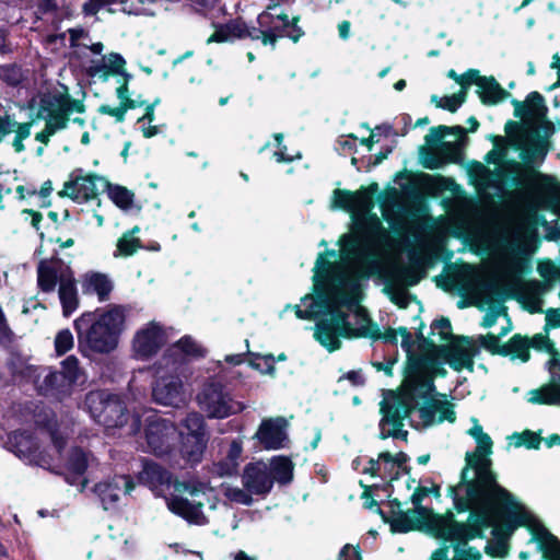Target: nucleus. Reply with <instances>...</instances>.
<instances>
[{
	"mask_svg": "<svg viewBox=\"0 0 560 560\" xmlns=\"http://www.w3.org/2000/svg\"><path fill=\"white\" fill-rule=\"evenodd\" d=\"M480 345L492 353L502 354V346L500 345V338L494 335H487L479 337Z\"/></svg>",
	"mask_w": 560,
	"mask_h": 560,
	"instance_id": "nucleus-55",
	"label": "nucleus"
},
{
	"mask_svg": "<svg viewBox=\"0 0 560 560\" xmlns=\"http://www.w3.org/2000/svg\"><path fill=\"white\" fill-rule=\"evenodd\" d=\"M135 485L129 476H115L95 486L94 491L100 497L105 510L114 506L121 495L128 494Z\"/></svg>",
	"mask_w": 560,
	"mask_h": 560,
	"instance_id": "nucleus-21",
	"label": "nucleus"
},
{
	"mask_svg": "<svg viewBox=\"0 0 560 560\" xmlns=\"http://www.w3.org/2000/svg\"><path fill=\"white\" fill-rule=\"evenodd\" d=\"M11 444L14 448V453L22 459L47 469L52 467L54 457L50 454H46L39 450V445L36 440L25 433H15L11 438Z\"/></svg>",
	"mask_w": 560,
	"mask_h": 560,
	"instance_id": "nucleus-20",
	"label": "nucleus"
},
{
	"mask_svg": "<svg viewBox=\"0 0 560 560\" xmlns=\"http://www.w3.org/2000/svg\"><path fill=\"white\" fill-rule=\"evenodd\" d=\"M488 552L495 557H505L508 553L506 544L503 540H500L495 544V546H489Z\"/></svg>",
	"mask_w": 560,
	"mask_h": 560,
	"instance_id": "nucleus-63",
	"label": "nucleus"
},
{
	"mask_svg": "<svg viewBox=\"0 0 560 560\" xmlns=\"http://www.w3.org/2000/svg\"><path fill=\"white\" fill-rule=\"evenodd\" d=\"M85 404L91 416L106 429H120L124 435H135L140 431L139 415L129 416L126 406L118 396L104 392H92Z\"/></svg>",
	"mask_w": 560,
	"mask_h": 560,
	"instance_id": "nucleus-9",
	"label": "nucleus"
},
{
	"mask_svg": "<svg viewBox=\"0 0 560 560\" xmlns=\"http://www.w3.org/2000/svg\"><path fill=\"white\" fill-rule=\"evenodd\" d=\"M466 91L462 90L459 93H455L451 96H444L438 100L436 96L432 97V102H435L438 107L447 109L450 112H456L457 108L464 103Z\"/></svg>",
	"mask_w": 560,
	"mask_h": 560,
	"instance_id": "nucleus-47",
	"label": "nucleus"
},
{
	"mask_svg": "<svg viewBox=\"0 0 560 560\" xmlns=\"http://www.w3.org/2000/svg\"><path fill=\"white\" fill-rule=\"evenodd\" d=\"M108 196L121 209H128L133 202V194L121 186H110L107 183Z\"/></svg>",
	"mask_w": 560,
	"mask_h": 560,
	"instance_id": "nucleus-42",
	"label": "nucleus"
},
{
	"mask_svg": "<svg viewBox=\"0 0 560 560\" xmlns=\"http://www.w3.org/2000/svg\"><path fill=\"white\" fill-rule=\"evenodd\" d=\"M405 456L402 454L394 457L390 453L383 452L376 459L370 458L362 468V472L392 481L398 477Z\"/></svg>",
	"mask_w": 560,
	"mask_h": 560,
	"instance_id": "nucleus-22",
	"label": "nucleus"
},
{
	"mask_svg": "<svg viewBox=\"0 0 560 560\" xmlns=\"http://www.w3.org/2000/svg\"><path fill=\"white\" fill-rule=\"evenodd\" d=\"M80 110L79 103L59 95L43 98L39 114L46 119L45 128L55 135L67 127L68 116L71 113Z\"/></svg>",
	"mask_w": 560,
	"mask_h": 560,
	"instance_id": "nucleus-17",
	"label": "nucleus"
},
{
	"mask_svg": "<svg viewBox=\"0 0 560 560\" xmlns=\"http://www.w3.org/2000/svg\"><path fill=\"white\" fill-rule=\"evenodd\" d=\"M116 96L119 101V105L127 108L133 109L137 107H141L145 104V102L139 96L137 98H132L129 91V81L122 79V82L116 89Z\"/></svg>",
	"mask_w": 560,
	"mask_h": 560,
	"instance_id": "nucleus-41",
	"label": "nucleus"
},
{
	"mask_svg": "<svg viewBox=\"0 0 560 560\" xmlns=\"http://www.w3.org/2000/svg\"><path fill=\"white\" fill-rule=\"evenodd\" d=\"M212 489L203 481L191 479L188 481H176L175 493L166 499L168 510L186 520L188 523L203 525L207 518L202 512L203 503L196 501V498L206 495Z\"/></svg>",
	"mask_w": 560,
	"mask_h": 560,
	"instance_id": "nucleus-12",
	"label": "nucleus"
},
{
	"mask_svg": "<svg viewBox=\"0 0 560 560\" xmlns=\"http://www.w3.org/2000/svg\"><path fill=\"white\" fill-rule=\"evenodd\" d=\"M518 183L523 185L516 191L518 201L529 214L558 208L560 185L553 178L530 170L520 176Z\"/></svg>",
	"mask_w": 560,
	"mask_h": 560,
	"instance_id": "nucleus-10",
	"label": "nucleus"
},
{
	"mask_svg": "<svg viewBox=\"0 0 560 560\" xmlns=\"http://www.w3.org/2000/svg\"><path fill=\"white\" fill-rule=\"evenodd\" d=\"M526 151L536 155H545L547 152L546 137L541 136L538 130H530L525 139Z\"/></svg>",
	"mask_w": 560,
	"mask_h": 560,
	"instance_id": "nucleus-43",
	"label": "nucleus"
},
{
	"mask_svg": "<svg viewBox=\"0 0 560 560\" xmlns=\"http://www.w3.org/2000/svg\"><path fill=\"white\" fill-rule=\"evenodd\" d=\"M88 38V33L82 28H71L69 30V40L70 46L75 47H83L88 46V43L85 39Z\"/></svg>",
	"mask_w": 560,
	"mask_h": 560,
	"instance_id": "nucleus-57",
	"label": "nucleus"
},
{
	"mask_svg": "<svg viewBox=\"0 0 560 560\" xmlns=\"http://www.w3.org/2000/svg\"><path fill=\"white\" fill-rule=\"evenodd\" d=\"M170 472L155 463H145L140 472L139 479L152 487L170 481Z\"/></svg>",
	"mask_w": 560,
	"mask_h": 560,
	"instance_id": "nucleus-36",
	"label": "nucleus"
},
{
	"mask_svg": "<svg viewBox=\"0 0 560 560\" xmlns=\"http://www.w3.org/2000/svg\"><path fill=\"white\" fill-rule=\"evenodd\" d=\"M465 511H469L466 524L456 522L452 513L439 515L424 506H417L408 512L395 513L390 521V528L397 533L424 529L438 538L454 544L453 560H480V551L467 546L469 540L482 537L487 529H491V534L497 537L510 533L502 527V524H487L481 516L474 520L472 509Z\"/></svg>",
	"mask_w": 560,
	"mask_h": 560,
	"instance_id": "nucleus-4",
	"label": "nucleus"
},
{
	"mask_svg": "<svg viewBox=\"0 0 560 560\" xmlns=\"http://www.w3.org/2000/svg\"><path fill=\"white\" fill-rule=\"evenodd\" d=\"M242 451L243 446L241 441L235 440L231 443L228 456L232 463V469H235L237 465V459L240 458Z\"/></svg>",
	"mask_w": 560,
	"mask_h": 560,
	"instance_id": "nucleus-59",
	"label": "nucleus"
},
{
	"mask_svg": "<svg viewBox=\"0 0 560 560\" xmlns=\"http://www.w3.org/2000/svg\"><path fill=\"white\" fill-rule=\"evenodd\" d=\"M59 299L65 316H70L78 307V294L72 272L60 276Z\"/></svg>",
	"mask_w": 560,
	"mask_h": 560,
	"instance_id": "nucleus-31",
	"label": "nucleus"
},
{
	"mask_svg": "<svg viewBox=\"0 0 560 560\" xmlns=\"http://www.w3.org/2000/svg\"><path fill=\"white\" fill-rule=\"evenodd\" d=\"M55 351L57 355H63L70 351L74 346V338L69 329L60 330L54 341Z\"/></svg>",
	"mask_w": 560,
	"mask_h": 560,
	"instance_id": "nucleus-45",
	"label": "nucleus"
},
{
	"mask_svg": "<svg viewBox=\"0 0 560 560\" xmlns=\"http://www.w3.org/2000/svg\"><path fill=\"white\" fill-rule=\"evenodd\" d=\"M338 560H362V558L355 547L346 545L339 552Z\"/></svg>",
	"mask_w": 560,
	"mask_h": 560,
	"instance_id": "nucleus-60",
	"label": "nucleus"
},
{
	"mask_svg": "<svg viewBox=\"0 0 560 560\" xmlns=\"http://www.w3.org/2000/svg\"><path fill=\"white\" fill-rule=\"evenodd\" d=\"M167 331L158 322L141 326L131 340L132 357L147 361L154 357L167 342Z\"/></svg>",
	"mask_w": 560,
	"mask_h": 560,
	"instance_id": "nucleus-15",
	"label": "nucleus"
},
{
	"mask_svg": "<svg viewBox=\"0 0 560 560\" xmlns=\"http://www.w3.org/2000/svg\"><path fill=\"white\" fill-rule=\"evenodd\" d=\"M468 434L477 443L476 451L466 455L460 481L448 488L457 511L472 509V518L481 516L487 524H502L509 533L517 526L528 527L539 542L546 560H560V541L510 492L500 487L490 469L492 440L476 418Z\"/></svg>",
	"mask_w": 560,
	"mask_h": 560,
	"instance_id": "nucleus-3",
	"label": "nucleus"
},
{
	"mask_svg": "<svg viewBox=\"0 0 560 560\" xmlns=\"http://www.w3.org/2000/svg\"><path fill=\"white\" fill-rule=\"evenodd\" d=\"M22 78V71L16 66H4L0 68V79L10 85L19 84Z\"/></svg>",
	"mask_w": 560,
	"mask_h": 560,
	"instance_id": "nucleus-52",
	"label": "nucleus"
},
{
	"mask_svg": "<svg viewBox=\"0 0 560 560\" xmlns=\"http://www.w3.org/2000/svg\"><path fill=\"white\" fill-rule=\"evenodd\" d=\"M223 494L228 500L234 503L250 505L253 502L250 492L247 491V489L244 490L237 487L224 486Z\"/></svg>",
	"mask_w": 560,
	"mask_h": 560,
	"instance_id": "nucleus-46",
	"label": "nucleus"
},
{
	"mask_svg": "<svg viewBox=\"0 0 560 560\" xmlns=\"http://www.w3.org/2000/svg\"><path fill=\"white\" fill-rule=\"evenodd\" d=\"M28 377L34 383L38 393L43 395H68L61 392V375L50 368L37 366L28 369Z\"/></svg>",
	"mask_w": 560,
	"mask_h": 560,
	"instance_id": "nucleus-25",
	"label": "nucleus"
},
{
	"mask_svg": "<svg viewBox=\"0 0 560 560\" xmlns=\"http://www.w3.org/2000/svg\"><path fill=\"white\" fill-rule=\"evenodd\" d=\"M83 287L86 293L96 294L100 301L107 300L113 290L109 278L97 272L86 275Z\"/></svg>",
	"mask_w": 560,
	"mask_h": 560,
	"instance_id": "nucleus-34",
	"label": "nucleus"
},
{
	"mask_svg": "<svg viewBox=\"0 0 560 560\" xmlns=\"http://www.w3.org/2000/svg\"><path fill=\"white\" fill-rule=\"evenodd\" d=\"M31 122L18 124L13 127L12 132H15V138L13 140V148L15 152H22L24 150L23 140L27 139L31 136Z\"/></svg>",
	"mask_w": 560,
	"mask_h": 560,
	"instance_id": "nucleus-51",
	"label": "nucleus"
},
{
	"mask_svg": "<svg viewBox=\"0 0 560 560\" xmlns=\"http://www.w3.org/2000/svg\"><path fill=\"white\" fill-rule=\"evenodd\" d=\"M377 185L362 187L352 192L335 189L331 209L350 213L351 232L339 240V250H327L318 255L313 275L315 294H306L301 304L285 306L293 310L300 319L320 318L315 325L314 338L329 352L341 348V339L383 338L396 342L401 337V347L408 353V370L401 390H388L381 402V438H402L409 415L416 428H427L443 421L456 420L454 406L434 392L433 375L424 363L410 355L411 336L406 328L388 329L381 335L377 326L359 305L362 283L372 276L385 280L384 292L401 308L410 302L406 287L420 281V275L411 268L393 270L390 256L393 238L380 218L372 213L373 196Z\"/></svg>",
	"mask_w": 560,
	"mask_h": 560,
	"instance_id": "nucleus-1",
	"label": "nucleus"
},
{
	"mask_svg": "<svg viewBox=\"0 0 560 560\" xmlns=\"http://www.w3.org/2000/svg\"><path fill=\"white\" fill-rule=\"evenodd\" d=\"M465 129L460 126H439L431 128L425 136L428 149L422 153V164L435 170L448 162H456L460 156L462 139Z\"/></svg>",
	"mask_w": 560,
	"mask_h": 560,
	"instance_id": "nucleus-11",
	"label": "nucleus"
},
{
	"mask_svg": "<svg viewBox=\"0 0 560 560\" xmlns=\"http://www.w3.org/2000/svg\"><path fill=\"white\" fill-rule=\"evenodd\" d=\"M529 347L549 353L547 366L550 380L540 388L528 392L527 400L532 404L560 406V353L547 336L535 335L529 342L521 335H514L509 342L502 346V354L511 357L512 360L526 362L529 359Z\"/></svg>",
	"mask_w": 560,
	"mask_h": 560,
	"instance_id": "nucleus-7",
	"label": "nucleus"
},
{
	"mask_svg": "<svg viewBox=\"0 0 560 560\" xmlns=\"http://www.w3.org/2000/svg\"><path fill=\"white\" fill-rule=\"evenodd\" d=\"M257 27L248 26L242 20L231 21L217 26L207 43H225L250 38L275 47L277 40L282 37H289L293 42H298L303 35L302 30L296 24V19L290 20L278 5L268 7L266 11L261 12L257 18Z\"/></svg>",
	"mask_w": 560,
	"mask_h": 560,
	"instance_id": "nucleus-6",
	"label": "nucleus"
},
{
	"mask_svg": "<svg viewBox=\"0 0 560 560\" xmlns=\"http://www.w3.org/2000/svg\"><path fill=\"white\" fill-rule=\"evenodd\" d=\"M22 215H24L25 221L30 220L31 225L35 230H37V231L39 230V222L42 221V218H43L39 212H35L33 210L25 209L22 211Z\"/></svg>",
	"mask_w": 560,
	"mask_h": 560,
	"instance_id": "nucleus-61",
	"label": "nucleus"
},
{
	"mask_svg": "<svg viewBox=\"0 0 560 560\" xmlns=\"http://www.w3.org/2000/svg\"><path fill=\"white\" fill-rule=\"evenodd\" d=\"M112 4H120V0H89L83 5L86 15L96 14L102 8Z\"/></svg>",
	"mask_w": 560,
	"mask_h": 560,
	"instance_id": "nucleus-54",
	"label": "nucleus"
},
{
	"mask_svg": "<svg viewBox=\"0 0 560 560\" xmlns=\"http://www.w3.org/2000/svg\"><path fill=\"white\" fill-rule=\"evenodd\" d=\"M243 485L254 494H264L271 490L273 480L266 463L258 462L246 466L243 474Z\"/></svg>",
	"mask_w": 560,
	"mask_h": 560,
	"instance_id": "nucleus-24",
	"label": "nucleus"
},
{
	"mask_svg": "<svg viewBox=\"0 0 560 560\" xmlns=\"http://www.w3.org/2000/svg\"><path fill=\"white\" fill-rule=\"evenodd\" d=\"M89 74L103 81H107L109 77H121L127 81L132 79V75L126 71L125 58L117 52L104 55L100 61L91 65Z\"/></svg>",
	"mask_w": 560,
	"mask_h": 560,
	"instance_id": "nucleus-23",
	"label": "nucleus"
},
{
	"mask_svg": "<svg viewBox=\"0 0 560 560\" xmlns=\"http://www.w3.org/2000/svg\"><path fill=\"white\" fill-rule=\"evenodd\" d=\"M139 232V226H135L122 233V235L117 240L113 256L115 258H126L135 255L142 247L141 242L137 236Z\"/></svg>",
	"mask_w": 560,
	"mask_h": 560,
	"instance_id": "nucleus-33",
	"label": "nucleus"
},
{
	"mask_svg": "<svg viewBox=\"0 0 560 560\" xmlns=\"http://www.w3.org/2000/svg\"><path fill=\"white\" fill-rule=\"evenodd\" d=\"M68 267L59 261H40L37 269L38 285L43 291L50 292L55 289L57 282L60 284V276L69 275Z\"/></svg>",
	"mask_w": 560,
	"mask_h": 560,
	"instance_id": "nucleus-28",
	"label": "nucleus"
},
{
	"mask_svg": "<svg viewBox=\"0 0 560 560\" xmlns=\"http://www.w3.org/2000/svg\"><path fill=\"white\" fill-rule=\"evenodd\" d=\"M107 182L96 175H75L65 183L63 189L59 192L62 197H70L77 201H85L95 198L101 190L106 189Z\"/></svg>",
	"mask_w": 560,
	"mask_h": 560,
	"instance_id": "nucleus-19",
	"label": "nucleus"
},
{
	"mask_svg": "<svg viewBox=\"0 0 560 560\" xmlns=\"http://www.w3.org/2000/svg\"><path fill=\"white\" fill-rule=\"evenodd\" d=\"M475 348L467 338H455L448 347V361L456 370L471 369Z\"/></svg>",
	"mask_w": 560,
	"mask_h": 560,
	"instance_id": "nucleus-26",
	"label": "nucleus"
},
{
	"mask_svg": "<svg viewBox=\"0 0 560 560\" xmlns=\"http://www.w3.org/2000/svg\"><path fill=\"white\" fill-rule=\"evenodd\" d=\"M432 336H439L440 341H452L455 338L452 335L451 322L447 318L435 320L432 326Z\"/></svg>",
	"mask_w": 560,
	"mask_h": 560,
	"instance_id": "nucleus-49",
	"label": "nucleus"
},
{
	"mask_svg": "<svg viewBox=\"0 0 560 560\" xmlns=\"http://www.w3.org/2000/svg\"><path fill=\"white\" fill-rule=\"evenodd\" d=\"M94 458L83 450L72 448L67 458L66 467L74 475L81 476L86 468L93 463Z\"/></svg>",
	"mask_w": 560,
	"mask_h": 560,
	"instance_id": "nucleus-37",
	"label": "nucleus"
},
{
	"mask_svg": "<svg viewBox=\"0 0 560 560\" xmlns=\"http://www.w3.org/2000/svg\"><path fill=\"white\" fill-rule=\"evenodd\" d=\"M539 276L544 279V282L538 281L542 287L541 296L547 292L551 284L560 278L559 268L550 260L540 261L537 267ZM537 282V280H535Z\"/></svg>",
	"mask_w": 560,
	"mask_h": 560,
	"instance_id": "nucleus-39",
	"label": "nucleus"
},
{
	"mask_svg": "<svg viewBox=\"0 0 560 560\" xmlns=\"http://www.w3.org/2000/svg\"><path fill=\"white\" fill-rule=\"evenodd\" d=\"M509 445L513 447H526V448H538L540 443L542 442V438L538 432H534L530 430H525L521 433H513L508 438Z\"/></svg>",
	"mask_w": 560,
	"mask_h": 560,
	"instance_id": "nucleus-38",
	"label": "nucleus"
},
{
	"mask_svg": "<svg viewBox=\"0 0 560 560\" xmlns=\"http://www.w3.org/2000/svg\"><path fill=\"white\" fill-rule=\"evenodd\" d=\"M493 149L487 154V162L501 165L506 156L508 149L505 147V139L501 136L492 138Z\"/></svg>",
	"mask_w": 560,
	"mask_h": 560,
	"instance_id": "nucleus-44",
	"label": "nucleus"
},
{
	"mask_svg": "<svg viewBox=\"0 0 560 560\" xmlns=\"http://www.w3.org/2000/svg\"><path fill=\"white\" fill-rule=\"evenodd\" d=\"M156 380L152 387L153 399L163 406L182 407L188 400L183 377L187 378L191 372L183 361L171 360L168 355L155 365Z\"/></svg>",
	"mask_w": 560,
	"mask_h": 560,
	"instance_id": "nucleus-8",
	"label": "nucleus"
},
{
	"mask_svg": "<svg viewBox=\"0 0 560 560\" xmlns=\"http://www.w3.org/2000/svg\"><path fill=\"white\" fill-rule=\"evenodd\" d=\"M205 349L190 336L180 338L174 343L165 355L171 360L183 361L186 364L187 358H200L205 355Z\"/></svg>",
	"mask_w": 560,
	"mask_h": 560,
	"instance_id": "nucleus-29",
	"label": "nucleus"
},
{
	"mask_svg": "<svg viewBox=\"0 0 560 560\" xmlns=\"http://www.w3.org/2000/svg\"><path fill=\"white\" fill-rule=\"evenodd\" d=\"M293 463L285 456H275L270 462L269 472L273 481L289 483L293 478Z\"/></svg>",
	"mask_w": 560,
	"mask_h": 560,
	"instance_id": "nucleus-35",
	"label": "nucleus"
},
{
	"mask_svg": "<svg viewBox=\"0 0 560 560\" xmlns=\"http://www.w3.org/2000/svg\"><path fill=\"white\" fill-rule=\"evenodd\" d=\"M249 365L261 374L275 375V358L271 354L257 355L250 360Z\"/></svg>",
	"mask_w": 560,
	"mask_h": 560,
	"instance_id": "nucleus-48",
	"label": "nucleus"
},
{
	"mask_svg": "<svg viewBox=\"0 0 560 560\" xmlns=\"http://www.w3.org/2000/svg\"><path fill=\"white\" fill-rule=\"evenodd\" d=\"M207 442L208 438H192L182 434V457L187 464H198L202 459Z\"/></svg>",
	"mask_w": 560,
	"mask_h": 560,
	"instance_id": "nucleus-32",
	"label": "nucleus"
},
{
	"mask_svg": "<svg viewBox=\"0 0 560 560\" xmlns=\"http://www.w3.org/2000/svg\"><path fill=\"white\" fill-rule=\"evenodd\" d=\"M58 374L61 375L62 393L69 394L73 385L84 382L83 371L74 355H69L61 362V371Z\"/></svg>",
	"mask_w": 560,
	"mask_h": 560,
	"instance_id": "nucleus-30",
	"label": "nucleus"
},
{
	"mask_svg": "<svg viewBox=\"0 0 560 560\" xmlns=\"http://www.w3.org/2000/svg\"><path fill=\"white\" fill-rule=\"evenodd\" d=\"M205 425L202 415L196 411L189 412L183 420V427L187 430V433L184 435L192 438H208Z\"/></svg>",
	"mask_w": 560,
	"mask_h": 560,
	"instance_id": "nucleus-40",
	"label": "nucleus"
},
{
	"mask_svg": "<svg viewBox=\"0 0 560 560\" xmlns=\"http://www.w3.org/2000/svg\"><path fill=\"white\" fill-rule=\"evenodd\" d=\"M357 141H358V138L352 135L342 136L337 141V149L341 153L350 152L355 147Z\"/></svg>",
	"mask_w": 560,
	"mask_h": 560,
	"instance_id": "nucleus-58",
	"label": "nucleus"
},
{
	"mask_svg": "<svg viewBox=\"0 0 560 560\" xmlns=\"http://www.w3.org/2000/svg\"><path fill=\"white\" fill-rule=\"evenodd\" d=\"M288 421L283 417L267 418L261 421L254 438L265 450H280L287 447L289 436Z\"/></svg>",
	"mask_w": 560,
	"mask_h": 560,
	"instance_id": "nucleus-18",
	"label": "nucleus"
},
{
	"mask_svg": "<svg viewBox=\"0 0 560 560\" xmlns=\"http://www.w3.org/2000/svg\"><path fill=\"white\" fill-rule=\"evenodd\" d=\"M196 402L200 410L210 419H224L245 410L246 405L235 400L224 389L219 376L205 380L196 395Z\"/></svg>",
	"mask_w": 560,
	"mask_h": 560,
	"instance_id": "nucleus-13",
	"label": "nucleus"
},
{
	"mask_svg": "<svg viewBox=\"0 0 560 560\" xmlns=\"http://www.w3.org/2000/svg\"><path fill=\"white\" fill-rule=\"evenodd\" d=\"M474 82L477 85V94L481 102L486 105H497L510 95L493 77H478L475 78Z\"/></svg>",
	"mask_w": 560,
	"mask_h": 560,
	"instance_id": "nucleus-27",
	"label": "nucleus"
},
{
	"mask_svg": "<svg viewBox=\"0 0 560 560\" xmlns=\"http://www.w3.org/2000/svg\"><path fill=\"white\" fill-rule=\"evenodd\" d=\"M448 77L454 79L457 83L462 85L463 90H465V88L470 85L474 82L475 78L478 77V71L469 70L463 75H458L454 70H450Z\"/></svg>",
	"mask_w": 560,
	"mask_h": 560,
	"instance_id": "nucleus-56",
	"label": "nucleus"
},
{
	"mask_svg": "<svg viewBox=\"0 0 560 560\" xmlns=\"http://www.w3.org/2000/svg\"><path fill=\"white\" fill-rule=\"evenodd\" d=\"M275 140L277 141L278 149L273 152V158L278 163L292 162L294 160H300L302 158L300 152H295L294 154H288V148L282 144V133H276Z\"/></svg>",
	"mask_w": 560,
	"mask_h": 560,
	"instance_id": "nucleus-50",
	"label": "nucleus"
},
{
	"mask_svg": "<svg viewBox=\"0 0 560 560\" xmlns=\"http://www.w3.org/2000/svg\"><path fill=\"white\" fill-rule=\"evenodd\" d=\"M129 109L118 105V106H110V105H102L98 108V112L103 115L112 116L116 122H122L126 118V113Z\"/></svg>",
	"mask_w": 560,
	"mask_h": 560,
	"instance_id": "nucleus-53",
	"label": "nucleus"
},
{
	"mask_svg": "<svg viewBox=\"0 0 560 560\" xmlns=\"http://www.w3.org/2000/svg\"><path fill=\"white\" fill-rule=\"evenodd\" d=\"M560 326V308L549 310L546 314V328Z\"/></svg>",
	"mask_w": 560,
	"mask_h": 560,
	"instance_id": "nucleus-62",
	"label": "nucleus"
},
{
	"mask_svg": "<svg viewBox=\"0 0 560 560\" xmlns=\"http://www.w3.org/2000/svg\"><path fill=\"white\" fill-rule=\"evenodd\" d=\"M536 241V228L529 222L520 223L510 240L494 257V279L480 267L462 265L450 275V281L470 304L486 310L482 326H493L500 316L506 317L503 302L516 298L532 313L541 310L542 287L536 281L524 280L530 270L528 255Z\"/></svg>",
	"mask_w": 560,
	"mask_h": 560,
	"instance_id": "nucleus-2",
	"label": "nucleus"
},
{
	"mask_svg": "<svg viewBox=\"0 0 560 560\" xmlns=\"http://www.w3.org/2000/svg\"><path fill=\"white\" fill-rule=\"evenodd\" d=\"M141 418L145 423V445H141L142 448L158 456L168 454L176 440V425L152 409L144 410Z\"/></svg>",
	"mask_w": 560,
	"mask_h": 560,
	"instance_id": "nucleus-14",
	"label": "nucleus"
},
{
	"mask_svg": "<svg viewBox=\"0 0 560 560\" xmlns=\"http://www.w3.org/2000/svg\"><path fill=\"white\" fill-rule=\"evenodd\" d=\"M139 125H140V129H141L142 136L144 138H152V137L156 136L160 132V127L159 126H155V125H152V124H149V122H143V124H139Z\"/></svg>",
	"mask_w": 560,
	"mask_h": 560,
	"instance_id": "nucleus-64",
	"label": "nucleus"
},
{
	"mask_svg": "<svg viewBox=\"0 0 560 560\" xmlns=\"http://www.w3.org/2000/svg\"><path fill=\"white\" fill-rule=\"evenodd\" d=\"M80 110L79 103L59 95L43 98L39 114L46 119L45 128L55 135L67 127L68 116L71 113Z\"/></svg>",
	"mask_w": 560,
	"mask_h": 560,
	"instance_id": "nucleus-16",
	"label": "nucleus"
},
{
	"mask_svg": "<svg viewBox=\"0 0 560 560\" xmlns=\"http://www.w3.org/2000/svg\"><path fill=\"white\" fill-rule=\"evenodd\" d=\"M126 308L119 305L82 314L74 320L80 353L93 358L115 351L126 328Z\"/></svg>",
	"mask_w": 560,
	"mask_h": 560,
	"instance_id": "nucleus-5",
	"label": "nucleus"
}]
</instances>
